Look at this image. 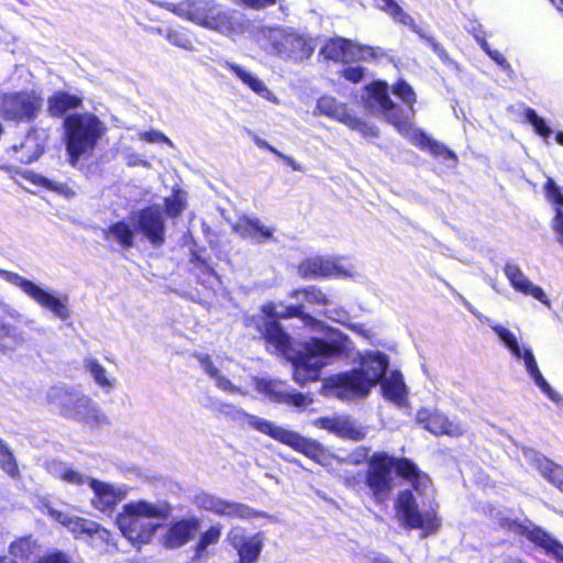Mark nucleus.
Returning <instances> with one entry per match:
<instances>
[{"instance_id":"nucleus-1","label":"nucleus","mask_w":563,"mask_h":563,"mask_svg":"<svg viewBox=\"0 0 563 563\" xmlns=\"http://www.w3.org/2000/svg\"><path fill=\"white\" fill-rule=\"evenodd\" d=\"M393 93L402 101L407 109L393 102L385 81H375L366 87V95L363 97L365 107L373 113L384 115L415 146L428 150L435 157L444 161L450 159L452 166L456 165L457 157L451 150L442 143L434 141L411 123V117L415 112L413 104L416 102V93L411 86L404 80H398L393 86Z\"/></svg>"},{"instance_id":"nucleus-2","label":"nucleus","mask_w":563,"mask_h":563,"mask_svg":"<svg viewBox=\"0 0 563 563\" xmlns=\"http://www.w3.org/2000/svg\"><path fill=\"white\" fill-rule=\"evenodd\" d=\"M393 470L406 479L416 492L430 495L431 479L409 459H397L386 452H375L368 459L366 486L376 503H384L394 488Z\"/></svg>"},{"instance_id":"nucleus-3","label":"nucleus","mask_w":563,"mask_h":563,"mask_svg":"<svg viewBox=\"0 0 563 563\" xmlns=\"http://www.w3.org/2000/svg\"><path fill=\"white\" fill-rule=\"evenodd\" d=\"M172 511V505L166 500H131L118 514L117 525L125 539L141 548L152 542Z\"/></svg>"},{"instance_id":"nucleus-4","label":"nucleus","mask_w":563,"mask_h":563,"mask_svg":"<svg viewBox=\"0 0 563 563\" xmlns=\"http://www.w3.org/2000/svg\"><path fill=\"white\" fill-rule=\"evenodd\" d=\"M388 357L378 351L361 355L360 368L324 379L322 393L344 400L363 398L384 376Z\"/></svg>"},{"instance_id":"nucleus-5","label":"nucleus","mask_w":563,"mask_h":563,"mask_svg":"<svg viewBox=\"0 0 563 563\" xmlns=\"http://www.w3.org/2000/svg\"><path fill=\"white\" fill-rule=\"evenodd\" d=\"M252 37L267 55L283 60L302 62L312 55L316 47L311 37L285 25L257 26Z\"/></svg>"},{"instance_id":"nucleus-6","label":"nucleus","mask_w":563,"mask_h":563,"mask_svg":"<svg viewBox=\"0 0 563 563\" xmlns=\"http://www.w3.org/2000/svg\"><path fill=\"white\" fill-rule=\"evenodd\" d=\"M415 496L410 489L398 493L395 500V518L406 529H419L422 537L435 532L440 527L437 505L433 499L434 489L431 484L430 495L416 492Z\"/></svg>"},{"instance_id":"nucleus-7","label":"nucleus","mask_w":563,"mask_h":563,"mask_svg":"<svg viewBox=\"0 0 563 563\" xmlns=\"http://www.w3.org/2000/svg\"><path fill=\"white\" fill-rule=\"evenodd\" d=\"M221 411L225 416L231 417L234 421L240 423L244 422L254 430L269 435L274 440L292 448L319 463H322L321 459L324 456V452L317 441L303 438L295 431L285 429L261 417L247 413L231 405H223Z\"/></svg>"},{"instance_id":"nucleus-8","label":"nucleus","mask_w":563,"mask_h":563,"mask_svg":"<svg viewBox=\"0 0 563 563\" xmlns=\"http://www.w3.org/2000/svg\"><path fill=\"white\" fill-rule=\"evenodd\" d=\"M347 345L349 340H338V335L332 338L330 343L319 339L307 341L303 350L292 361L295 382L302 385L319 379L321 369L346 350Z\"/></svg>"},{"instance_id":"nucleus-9","label":"nucleus","mask_w":563,"mask_h":563,"mask_svg":"<svg viewBox=\"0 0 563 563\" xmlns=\"http://www.w3.org/2000/svg\"><path fill=\"white\" fill-rule=\"evenodd\" d=\"M64 126L67 152L73 166L76 165L80 156L96 147L98 141L107 131L104 123L97 115L89 112L68 115L65 119Z\"/></svg>"},{"instance_id":"nucleus-10","label":"nucleus","mask_w":563,"mask_h":563,"mask_svg":"<svg viewBox=\"0 0 563 563\" xmlns=\"http://www.w3.org/2000/svg\"><path fill=\"white\" fill-rule=\"evenodd\" d=\"M186 14L196 24L230 37L246 32L249 27V21L242 14L222 10L211 2L188 3Z\"/></svg>"},{"instance_id":"nucleus-11","label":"nucleus","mask_w":563,"mask_h":563,"mask_svg":"<svg viewBox=\"0 0 563 563\" xmlns=\"http://www.w3.org/2000/svg\"><path fill=\"white\" fill-rule=\"evenodd\" d=\"M0 277L18 287L26 297L41 308L49 311L52 316L66 321L70 317L69 298L65 294H58L41 284H36L18 273L0 268Z\"/></svg>"},{"instance_id":"nucleus-12","label":"nucleus","mask_w":563,"mask_h":563,"mask_svg":"<svg viewBox=\"0 0 563 563\" xmlns=\"http://www.w3.org/2000/svg\"><path fill=\"white\" fill-rule=\"evenodd\" d=\"M47 400L60 410V413L89 426H98L106 421V416L98 405L88 396L68 390L64 387H52L47 394Z\"/></svg>"},{"instance_id":"nucleus-13","label":"nucleus","mask_w":563,"mask_h":563,"mask_svg":"<svg viewBox=\"0 0 563 563\" xmlns=\"http://www.w3.org/2000/svg\"><path fill=\"white\" fill-rule=\"evenodd\" d=\"M43 106L41 95L34 90L0 93V118L15 122L34 120Z\"/></svg>"},{"instance_id":"nucleus-14","label":"nucleus","mask_w":563,"mask_h":563,"mask_svg":"<svg viewBox=\"0 0 563 563\" xmlns=\"http://www.w3.org/2000/svg\"><path fill=\"white\" fill-rule=\"evenodd\" d=\"M317 111L320 114L336 120L351 130L357 131L364 137H377L378 130L376 126L357 118L352 110L344 103L339 102L335 98L323 96L317 101Z\"/></svg>"},{"instance_id":"nucleus-15","label":"nucleus","mask_w":563,"mask_h":563,"mask_svg":"<svg viewBox=\"0 0 563 563\" xmlns=\"http://www.w3.org/2000/svg\"><path fill=\"white\" fill-rule=\"evenodd\" d=\"M302 277H349L354 278L356 271L350 263H344L338 256H312L302 261L298 266Z\"/></svg>"},{"instance_id":"nucleus-16","label":"nucleus","mask_w":563,"mask_h":563,"mask_svg":"<svg viewBox=\"0 0 563 563\" xmlns=\"http://www.w3.org/2000/svg\"><path fill=\"white\" fill-rule=\"evenodd\" d=\"M253 383L256 390L272 401L287 404L299 409H303L312 404V399L308 395L289 391L286 384L280 380L253 377Z\"/></svg>"},{"instance_id":"nucleus-17","label":"nucleus","mask_w":563,"mask_h":563,"mask_svg":"<svg viewBox=\"0 0 563 563\" xmlns=\"http://www.w3.org/2000/svg\"><path fill=\"white\" fill-rule=\"evenodd\" d=\"M321 54L332 60L350 63L356 60H369L376 57V52L371 46H362L346 38H332L322 47Z\"/></svg>"},{"instance_id":"nucleus-18","label":"nucleus","mask_w":563,"mask_h":563,"mask_svg":"<svg viewBox=\"0 0 563 563\" xmlns=\"http://www.w3.org/2000/svg\"><path fill=\"white\" fill-rule=\"evenodd\" d=\"M504 526L515 533L526 536L528 540L543 549L548 555L563 563V545L541 528L530 522L525 525L514 520H507Z\"/></svg>"},{"instance_id":"nucleus-19","label":"nucleus","mask_w":563,"mask_h":563,"mask_svg":"<svg viewBox=\"0 0 563 563\" xmlns=\"http://www.w3.org/2000/svg\"><path fill=\"white\" fill-rule=\"evenodd\" d=\"M90 489L92 492L91 506L97 510L109 514L129 494V487L125 485H114L96 478L90 482Z\"/></svg>"},{"instance_id":"nucleus-20","label":"nucleus","mask_w":563,"mask_h":563,"mask_svg":"<svg viewBox=\"0 0 563 563\" xmlns=\"http://www.w3.org/2000/svg\"><path fill=\"white\" fill-rule=\"evenodd\" d=\"M194 503L199 509L229 518L249 519L256 515L255 511L245 505L230 503L207 493L196 495Z\"/></svg>"},{"instance_id":"nucleus-21","label":"nucleus","mask_w":563,"mask_h":563,"mask_svg":"<svg viewBox=\"0 0 563 563\" xmlns=\"http://www.w3.org/2000/svg\"><path fill=\"white\" fill-rule=\"evenodd\" d=\"M133 225L153 245H161L165 239V223L158 208L151 207L133 214Z\"/></svg>"},{"instance_id":"nucleus-22","label":"nucleus","mask_w":563,"mask_h":563,"mask_svg":"<svg viewBox=\"0 0 563 563\" xmlns=\"http://www.w3.org/2000/svg\"><path fill=\"white\" fill-rule=\"evenodd\" d=\"M45 508L52 519L66 527L76 538H79L80 536L98 537L101 540H107L109 538V532L106 529H102L95 521L70 516L66 512L58 511L48 505H46Z\"/></svg>"},{"instance_id":"nucleus-23","label":"nucleus","mask_w":563,"mask_h":563,"mask_svg":"<svg viewBox=\"0 0 563 563\" xmlns=\"http://www.w3.org/2000/svg\"><path fill=\"white\" fill-rule=\"evenodd\" d=\"M200 528V519L191 516L169 522L162 536V544L166 549H178L191 541Z\"/></svg>"},{"instance_id":"nucleus-24","label":"nucleus","mask_w":563,"mask_h":563,"mask_svg":"<svg viewBox=\"0 0 563 563\" xmlns=\"http://www.w3.org/2000/svg\"><path fill=\"white\" fill-rule=\"evenodd\" d=\"M228 540L236 550L240 563L255 562L262 551L263 538L261 533L246 537L242 528L233 527L228 533Z\"/></svg>"},{"instance_id":"nucleus-25","label":"nucleus","mask_w":563,"mask_h":563,"mask_svg":"<svg viewBox=\"0 0 563 563\" xmlns=\"http://www.w3.org/2000/svg\"><path fill=\"white\" fill-rule=\"evenodd\" d=\"M375 7L380 11L388 14L395 22L408 26L413 32L418 33L421 37L426 38L428 44L432 47L441 58L446 57L444 48L434 41L433 37L426 36L421 29L415 23L413 19L404 11V9L395 0H374Z\"/></svg>"},{"instance_id":"nucleus-26","label":"nucleus","mask_w":563,"mask_h":563,"mask_svg":"<svg viewBox=\"0 0 563 563\" xmlns=\"http://www.w3.org/2000/svg\"><path fill=\"white\" fill-rule=\"evenodd\" d=\"M509 352L514 358L523 362L527 373L534 382V384L541 389V391L545 394L551 400L558 401L559 396L541 374L532 350L527 345H521L518 343Z\"/></svg>"},{"instance_id":"nucleus-27","label":"nucleus","mask_w":563,"mask_h":563,"mask_svg":"<svg viewBox=\"0 0 563 563\" xmlns=\"http://www.w3.org/2000/svg\"><path fill=\"white\" fill-rule=\"evenodd\" d=\"M504 274L514 290L525 296H531L541 303L550 306L549 298L544 290L534 285L517 264L510 262L506 263Z\"/></svg>"},{"instance_id":"nucleus-28","label":"nucleus","mask_w":563,"mask_h":563,"mask_svg":"<svg viewBox=\"0 0 563 563\" xmlns=\"http://www.w3.org/2000/svg\"><path fill=\"white\" fill-rule=\"evenodd\" d=\"M417 422L433 434H446L459 437L464 432V428L456 421L450 420L443 413L428 409H420L417 413Z\"/></svg>"},{"instance_id":"nucleus-29","label":"nucleus","mask_w":563,"mask_h":563,"mask_svg":"<svg viewBox=\"0 0 563 563\" xmlns=\"http://www.w3.org/2000/svg\"><path fill=\"white\" fill-rule=\"evenodd\" d=\"M313 424L338 437L355 441L362 440L366 435L364 428L356 426L350 418L344 416L318 418L313 421Z\"/></svg>"},{"instance_id":"nucleus-30","label":"nucleus","mask_w":563,"mask_h":563,"mask_svg":"<svg viewBox=\"0 0 563 563\" xmlns=\"http://www.w3.org/2000/svg\"><path fill=\"white\" fill-rule=\"evenodd\" d=\"M525 461L536 467L540 474L551 484L563 492V467L553 463L537 451L528 448L522 449Z\"/></svg>"},{"instance_id":"nucleus-31","label":"nucleus","mask_w":563,"mask_h":563,"mask_svg":"<svg viewBox=\"0 0 563 563\" xmlns=\"http://www.w3.org/2000/svg\"><path fill=\"white\" fill-rule=\"evenodd\" d=\"M222 66L234 74L245 86H247L257 96L273 102L279 103V99L275 96V93L268 89L263 80H261L256 75L245 69L244 67L231 63L223 62Z\"/></svg>"},{"instance_id":"nucleus-32","label":"nucleus","mask_w":563,"mask_h":563,"mask_svg":"<svg viewBox=\"0 0 563 563\" xmlns=\"http://www.w3.org/2000/svg\"><path fill=\"white\" fill-rule=\"evenodd\" d=\"M222 66L234 74L245 86H247L257 96L273 102L279 103V99L275 96V93L268 89L263 80H261L256 75L245 69L244 67L231 63L223 62Z\"/></svg>"},{"instance_id":"nucleus-33","label":"nucleus","mask_w":563,"mask_h":563,"mask_svg":"<svg viewBox=\"0 0 563 563\" xmlns=\"http://www.w3.org/2000/svg\"><path fill=\"white\" fill-rule=\"evenodd\" d=\"M544 191L554 211L552 229L556 234L558 241L563 245V190L549 177L544 185Z\"/></svg>"},{"instance_id":"nucleus-34","label":"nucleus","mask_w":563,"mask_h":563,"mask_svg":"<svg viewBox=\"0 0 563 563\" xmlns=\"http://www.w3.org/2000/svg\"><path fill=\"white\" fill-rule=\"evenodd\" d=\"M46 470L52 476L60 479L67 485H87L90 488V482L95 479L93 477H90L87 474L74 468L71 465L59 461L48 462L46 464Z\"/></svg>"},{"instance_id":"nucleus-35","label":"nucleus","mask_w":563,"mask_h":563,"mask_svg":"<svg viewBox=\"0 0 563 563\" xmlns=\"http://www.w3.org/2000/svg\"><path fill=\"white\" fill-rule=\"evenodd\" d=\"M234 231L244 239L264 243L273 236L274 229L264 224L257 218H241L234 224Z\"/></svg>"},{"instance_id":"nucleus-36","label":"nucleus","mask_w":563,"mask_h":563,"mask_svg":"<svg viewBox=\"0 0 563 563\" xmlns=\"http://www.w3.org/2000/svg\"><path fill=\"white\" fill-rule=\"evenodd\" d=\"M382 390L384 397L397 406L407 404V388L399 372H391L382 379Z\"/></svg>"},{"instance_id":"nucleus-37","label":"nucleus","mask_w":563,"mask_h":563,"mask_svg":"<svg viewBox=\"0 0 563 563\" xmlns=\"http://www.w3.org/2000/svg\"><path fill=\"white\" fill-rule=\"evenodd\" d=\"M84 367L93 382L104 391L110 393L114 389L117 379L110 376L108 371L96 358H85Z\"/></svg>"},{"instance_id":"nucleus-38","label":"nucleus","mask_w":563,"mask_h":563,"mask_svg":"<svg viewBox=\"0 0 563 563\" xmlns=\"http://www.w3.org/2000/svg\"><path fill=\"white\" fill-rule=\"evenodd\" d=\"M103 236L107 241L117 242L121 247L129 249L134 242V230L129 223L119 221L103 230Z\"/></svg>"},{"instance_id":"nucleus-39","label":"nucleus","mask_w":563,"mask_h":563,"mask_svg":"<svg viewBox=\"0 0 563 563\" xmlns=\"http://www.w3.org/2000/svg\"><path fill=\"white\" fill-rule=\"evenodd\" d=\"M199 362L203 371L216 382V385L230 394H241L247 395L249 393L244 390L242 387L235 386L229 379H227L223 375H221L220 371L216 368L208 355L199 356Z\"/></svg>"},{"instance_id":"nucleus-40","label":"nucleus","mask_w":563,"mask_h":563,"mask_svg":"<svg viewBox=\"0 0 563 563\" xmlns=\"http://www.w3.org/2000/svg\"><path fill=\"white\" fill-rule=\"evenodd\" d=\"M266 342L275 352L285 353L289 343L288 335L282 330L279 324L274 320L264 321V329H261Z\"/></svg>"},{"instance_id":"nucleus-41","label":"nucleus","mask_w":563,"mask_h":563,"mask_svg":"<svg viewBox=\"0 0 563 563\" xmlns=\"http://www.w3.org/2000/svg\"><path fill=\"white\" fill-rule=\"evenodd\" d=\"M47 103L48 112L54 117H60L68 110L78 108L81 104V99L77 96L58 91L48 99Z\"/></svg>"},{"instance_id":"nucleus-42","label":"nucleus","mask_w":563,"mask_h":563,"mask_svg":"<svg viewBox=\"0 0 563 563\" xmlns=\"http://www.w3.org/2000/svg\"><path fill=\"white\" fill-rule=\"evenodd\" d=\"M23 342V334L16 327L3 322L0 323V351L15 350Z\"/></svg>"},{"instance_id":"nucleus-43","label":"nucleus","mask_w":563,"mask_h":563,"mask_svg":"<svg viewBox=\"0 0 563 563\" xmlns=\"http://www.w3.org/2000/svg\"><path fill=\"white\" fill-rule=\"evenodd\" d=\"M291 296L298 300H305L309 305L327 306L331 303V299L321 289L310 286L295 290Z\"/></svg>"},{"instance_id":"nucleus-44","label":"nucleus","mask_w":563,"mask_h":563,"mask_svg":"<svg viewBox=\"0 0 563 563\" xmlns=\"http://www.w3.org/2000/svg\"><path fill=\"white\" fill-rule=\"evenodd\" d=\"M263 313L273 319V318H290L300 316L301 308L294 306H284L283 303L268 302L262 307Z\"/></svg>"},{"instance_id":"nucleus-45","label":"nucleus","mask_w":563,"mask_h":563,"mask_svg":"<svg viewBox=\"0 0 563 563\" xmlns=\"http://www.w3.org/2000/svg\"><path fill=\"white\" fill-rule=\"evenodd\" d=\"M33 181H34V184H36L47 190L54 191L57 195L65 197L67 199L73 198L75 196L74 189L65 183L48 179L41 175H36L34 177Z\"/></svg>"},{"instance_id":"nucleus-46","label":"nucleus","mask_w":563,"mask_h":563,"mask_svg":"<svg viewBox=\"0 0 563 563\" xmlns=\"http://www.w3.org/2000/svg\"><path fill=\"white\" fill-rule=\"evenodd\" d=\"M485 322L492 328L494 333L498 336L500 342L504 344V346L510 351L512 347H515L519 341L517 335L510 331L508 328L494 322L489 318H485Z\"/></svg>"},{"instance_id":"nucleus-47","label":"nucleus","mask_w":563,"mask_h":563,"mask_svg":"<svg viewBox=\"0 0 563 563\" xmlns=\"http://www.w3.org/2000/svg\"><path fill=\"white\" fill-rule=\"evenodd\" d=\"M187 195L181 190H175L172 196L165 199V210L167 216L177 217L186 208Z\"/></svg>"},{"instance_id":"nucleus-48","label":"nucleus","mask_w":563,"mask_h":563,"mask_svg":"<svg viewBox=\"0 0 563 563\" xmlns=\"http://www.w3.org/2000/svg\"><path fill=\"white\" fill-rule=\"evenodd\" d=\"M220 537H221V526L217 525V526L210 527L207 531H205L200 536V538L196 544V548H195L196 555L200 556L207 550L208 547L216 544L219 541Z\"/></svg>"},{"instance_id":"nucleus-49","label":"nucleus","mask_w":563,"mask_h":563,"mask_svg":"<svg viewBox=\"0 0 563 563\" xmlns=\"http://www.w3.org/2000/svg\"><path fill=\"white\" fill-rule=\"evenodd\" d=\"M0 467L11 477L19 474V468L13 453L8 445L0 439Z\"/></svg>"},{"instance_id":"nucleus-50","label":"nucleus","mask_w":563,"mask_h":563,"mask_svg":"<svg viewBox=\"0 0 563 563\" xmlns=\"http://www.w3.org/2000/svg\"><path fill=\"white\" fill-rule=\"evenodd\" d=\"M526 120L533 126L536 133L542 136L545 141L550 137L552 131L547 125L545 121L540 118L533 109L528 108L525 111Z\"/></svg>"},{"instance_id":"nucleus-51","label":"nucleus","mask_w":563,"mask_h":563,"mask_svg":"<svg viewBox=\"0 0 563 563\" xmlns=\"http://www.w3.org/2000/svg\"><path fill=\"white\" fill-rule=\"evenodd\" d=\"M35 547V542L30 538H21L10 545V553L16 559L27 558Z\"/></svg>"},{"instance_id":"nucleus-52","label":"nucleus","mask_w":563,"mask_h":563,"mask_svg":"<svg viewBox=\"0 0 563 563\" xmlns=\"http://www.w3.org/2000/svg\"><path fill=\"white\" fill-rule=\"evenodd\" d=\"M476 42L481 45V47L486 52V54L504 70H510V65L507 59L504 57L501 53L498 51H494L489 47L488 43L484 37H481L479 34H475Z\"/></svg>"},{"instance_id":"nucleus-53","label":"nucleus","mask_w":563,"mask_h":563,"mask_svg":"<svg viewBox=\"0 0 563 563\" xmlns=\"http://www.w3.org/2000/svg\"><path fill=\"white\" fill-rule=\"evenodd\" d=\"M140 140L146 143H165L168 146L173 147V142L161 131L150 130V131H141L139 132Z\"/></svg>"},{"instance_id":"nucleus-54","label":"nucleus","mask_w":563,"mask_h":563,"mask_svg":"<svg viewBox=\"0 0 563 563\" xmlns=\"http://www.w3.org/2000/svg\"><path fill=\"white\" fill-rule=\"evenodd\" d=\"M365 69L361 66H349L343 69L342 75L352 82H358L364 77Z\"/></svg>"},{"instance_id":"nucleus-55","label":"nucleus","mask_w":563,"mask_h":563,"mask_svg":"<svg viewBox=\"0 0 563 563\" xmlns=\"http://www.w3.org/2000/svg\"><path fill=\"white\" fill-rule=\"evenodd\" d=\"M347 327L352 331H354L356 334H358L360 336H362L366 340H372L375 335V332L373 331V329L367 328L363 323H349Z\"/></svg>"},{"instance_id":"nucleus-56","label":"nucleus","mask_w":563,"mask_h":563,"mask_svg":"<svg viewBox=\"0 0 563 563\" xmlns=\"http://www.w3.org/2000/svg\"><path fill=\"white\" fill-rule=\"evenodd\" d=\"M201 283L213 288L219 284V277L213 269L205 267L203 275L200 276Z\"/></svg>"},{"instance_id":"nucleus-57","label":"nucleus","mask_w":563,"mask_h":563,"mask_svg":"<svg viewBox=\"0 0 563 563\" xmlns=\"http://www.w3.org/2000/svg\"><path fill=\"white\" fill-rule=\"evenodd\" d=\"M167 40L168 42H170L173 45H176V46H179V47H184V48H188V41L183 37L180 34H178L177 32H169L167 34Z\"/></svg>"},{"instance_id":"nucleus-58","label":"nucleus","mask_w":563,"mask_h":563,"mask_svg":"<svg viewBox=\"0 0 563 563\" xmlns=\"http://www.w3.org/2000/svg\"><path fill=\"white\" fill-rule=\"evenodd\" d=\"M0 310L13 320H19L21 318L20 311L7 302L0 301Z\"/></svg>"},{"instance_id":"nucleus-59","label":"nucleus","mask_w":563,"mask_h":563,"mask_svg":"<svg viewBox=\"0 0 563 563\" xmlns=\"http://www.w3.org/2000/svg\"><path fill=\"white\" fill-rule=\"evenodd\" d=\"M301 320L303 322V324L306 327H309L313 330H317V331H323L324 329V325L321 321L314 319L313 317L311 316H308V314H302L301 316Z\"/></svg>"},{"instance_id":"nucleus-60","label":"nucleus","mask_w":563,"mask_h":563,"mask_svg":"<svg viewBox=\"0 0 563 563\" xmlns=\"http://www.w3.org/2000/svg\"><path fill=\"white\" fill-rule=\"evenodd\" d=\"M37 563H68V561L64 554L55 553L41 559Z\"/></svg>"},{"instance_id":"nucleus-61","label":"nucleus","mask_w":563,"mask_h":563,"mask_svg":"<svg viewBox=\"0 0 563 563\" xmlns=\"http://www.w3.org/2000/svg\"><path fill=\"white\" fill-rule=\"evenodd\" d=\"M288 166H290L294 170L301 172V165L297 163L292 157L287 156L280 152L277 154Z\"/></svg>"},{"instance_id":"nucleus-62","label":"nucleus","mask_w":563,"mask_h":563,"mask_svg":"<svg viewBox=\"0 0 563 563\" xmlns=\"http://www.w3.org/2000/svg\"><path fill=\"white\" fill-rule=\"evenodd\" d=\"M254 143H255L258 147H261V148H266V150H268L269 152L274 153L275 155H277V154H278V152H279L277 148H275L274 146H272L271 144H268V142H267V141H265L264 139H261V137H258V136H254Z\"/></svg>"},{"instance_id":"nucleus-63","label":"nucleus","mask_w":563,"mask_h":563,"mask_svg":"<svg viewBox=\"0 0 563 563\" xmlns=\"http://www.w3.org/2000/svg\"><path fill=\"white\" fill-rule=\"evenodd\" d=\"M468 31L475 36V34H479L481 37H484V32L479 24L471 23Z\"/></svg>"},{"instance_id":"nucleus-64","label":"nucleus","mask_w":563,"mask_h":563,"mask_svg":"<svg viewBox=\"0 0 563 563\" xmlns=\"http://www.w3.org/2000/svg\"><path fill=\"white\" fill-rule=\"evenodd\" d=\"M368 454V451L366 449H360L357 452H356V457L353 459V462L354 463H360L362 459H365Z\"/></svg>"}]
</instances>
